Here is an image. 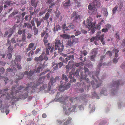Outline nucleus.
I'll return each instance as SVG.
<instances>
[{
    "mask_svg": "<svg viewBox=\"0 0 125 125\" xmlns=\"http://www.w3.org/2000/svg\"><path fill=\"white\" fill-rule=\"evenodd\" d=\"M45 78V77L44 76L40 77L38 80L35 81L33 82H31L28 83L27 85L25 90L28 91L29 88L31 87V88L33 90L36 92H39L40 90H43L45 91H50L51 87L50 82L49 83L48 87H47V84H45L39 88V86L44 82Z\"/></svg>",
    "mask_w": 125,
    "mask_h": 125,
    "instance_id": "obj_1",
    "label": "nucleus"
},
{
    "mask_svg": "<svg viewBox=\"0 0 125 125\" xmlns=\"http://www.w3.org/2000/svg\"><path fill=\"white\" fill-rule=\"evenodd\" d=\"M64 97L59 98L58 99L60 102L63 103V108L64 113L66 115H69L71 112H74L75 111L76 108L77 107V105L75 104L71 106L69 104H66L65 102H66V100L68 98L65 99H64Z\"/></svg>",
    "mask_w": 125,
    "mask_h": 125,
    "instance_id": "obj_2",
    "label": "nucleus"
},
{
    "mask_svg": "<svg viewBox=\"0 0 125 125\" xmlns=\"http://www.w3.org/2000/svg\"><path fill=\"white\" fill-rule=\"evenodd\" d=\"M8 90V89L6 88L0 90V98H1L3 96H4L5 97H6L8 99H9L10 98V94L7 93L8 97L7 96L6 94H4V93L6 94V92ZM2 102V101L0 99V108H1V112L2 113H4V110H5V112L6 113V115H7L9 112V110L7 109L8 108L9 106L7 104H6L5 105H3V106H2V105L1 103Z\"/></svg>",
    "mask_w": 125,
    "mask_h": 125,
    "instance_id": "obj_3",
    "label": "nucleus"
},
{
    "mask_svg": "<svg viewBox=\"0 0 125 125\" xmlns=\"http://www.w3.org/2000/svg\"><path fill=\"white\" fill-rule=\"evenodd\" d=\"M100 3L98 1L95 0L92 3H90L88 5V9L89 12L92 14H96L97 13L96 7H99L100 6Z\"/></svg>",
    "mask_w": 125,
    "mask_h": 125,
    "instance_id": "obj_4",
    "label": "nucleus"
},
{
    "mask_svg": "<svg viewBox=\"0 0 125 125\" xmlns=\"http://www.w3.org/2000/svg\"><path fill=\"white\" fill-rule=\"evenodd\" d=\"M122 81L118 80L113 81L110 86V88H112L113 89L111 91V95L113 96L117 93L116 89L118 86L120 84L122 85L124 84V83Z\"/></svg>",
    "mask_w": 125,
    "mask_h": 125,
    "instance_id": "obj_5",
    "label": "nucleus"
},
{
    "mask_svg": "<svg viewBox=\"0 0 125 125\" xmlns=\"http://www.w3.org/2000/svg\"><path fill=\"white\" fill-rule=\"evenodd\" d=\"M86 25L87 27L90 30H91V31L90 32L91 33H93L96 30H99L100 29V26L99 25H95L94 23H91V21H89V19H87L86 21Z\"/></svg>",
    "mask_w": 125,
    "mask_h": 125,
    "instance_id": "obj_6",
    "label": "nucleus"
},
{
    "mask_svg": "<svg viewBox=\"0 0 125 125\" xmlns=\"http://www.w3.org/2000/svg\"><path fill=\"white\" fill-rule=\"evenodd\" d=\"M64 46L61 42L60 41L58 40H56L54 45V50H57L59 53L62 52L63 50Z\"/></svg>",
    "mask_w": 125,
    "mask_h": 125,
    "instance_id": "obj_7",
    "label": "nucleus"
},
{
    "mask_svg": "<svg viewBox=\"0 0 125 125\" xmlns=\"http://www.w3.org/2000/svg\"><path fill=\"white\" fill-rule=\"evenodd\" d=\"M23 88L22 87V86H20L19 87H17V86L16 85L15 86H14L12 87L11 89L12 90V91L10 93V95H11L12 96H13L14 97L15 94H14V93H15V94H16L15 95L18 96L19 95L18 94H19V92H20L18 90H17V89H18V90H21Z\"/></svg>",
    "mask_w": 125,
    "mask_h": 125,
    "instance_id": "obj_8",
    "label": "nucleus"
},
{
    "mask_svg": "<svg viewBox=\"0 0 125 125\" xmlns=\"http://www.w3.org/2000/svg\"><path fill=\"white\" fill-rule=\"evenodd\" d=\"M71 38L69 39L67 42V45L71 47H72L77 42L76 41L77 39H74L75 36L74 35H71Z\"/></svg>",
    "mask_w": 125,
    "mask_h": 125,
    "instance_id": "obj_9",
    "label": "nucleus"
},
{
    "mask_svg": "<svg viewBox=\"0 0 125 125\" xmlns=\"http://www.w3.org/2000/svg\"><path fill=\"white\" fill-rule=\"evenodd\" d=\"M92 78L95 80V82L93 80L91 83V84L93 85V87L97 88L101 85V82L98 83L97 79L95 78V77L94 75H92Z\"/></svg>",
    "mask_w": 125,
    "mask_h": 125,
    "instance_id": "obj_10",
    "label": "nucleus"
},
{
    "mask_svg": "<svg viewBox=\"0 0 125 125\" xmlns=\"http://www.w3.org/2000/svg\"><path fill=\"white\" fill-rule=\"evenodd\" d=\"M61 79L62 80L60 82L61 84H65L68 81L67 75H65L64 74H62V75Z\"/></svg>",
    "mask_w": 125,
    "mask_h": 125,
    "instance_id": "obj_11",
    "label": "nucleus"
},
{
    "mask_svg": "<svg viewBox=\"0 0 125 125\" xmlns=\"http://www.w3.org/2000/svg\"><path fill=\"white\" fill-rule=\"evenodd\" d=\"M102 63H101L97 65V68L96 70V72L95 73V75L96 78H97L98 80L100 81V80L99 79L98 77V75L99 74L100 72V67L102 66Z\"/></svg>",
    "mask_w": 125,
    "mask_h": 125,
    "instance_id": "obj_12",
    "label": "nucleus"
},
{
    "mask_svg": "<svg viewBox=\"0 0 125 125\" xmlns=\"http://www.w3.org/2000/svg\"><path fill=\"white\" fill-rule=\"evenodd\" d=\"M62 28L63 31L64 33L67 34L68 33V31L69 30V29L66 26V25L65 23H64V24L62 25Z\"/></svg>",
    "mask_w": 125,
    "mask_h": 125,
    "instance_id": "obj_13",
    "label": "nucleus"
},
{
    "mask_svg": "<svg viewBox=\"0 0 125 125\" xmlns=\"http://www.w3.org/2000/svg\"><path fill=\"white\" fill-rule=\"evenodd\" d=\"M44 52H43L42 54L39 57H35L34 59V60L36 61L37 62H41L42 61L43 59V55H44Z\"/></svg>",
    "mask_w": 125,
    "mask_h": 125,
    "instance_id": "obj_14",
    "label": "nucleus"
},
{
    "mask_svg": "<svg viewBox=\"0 0 125 125\" xmlns=\"http://www.w3.org/2000/svg\"><path fill=\"white\" fill-rule=\"evenodd\" d=\"M60 80V78L58 77H55L54 79L53 77H51L50 78V82L51 83V85H53V83L56 81H59Z\"/></svg>",
    "mask_w": 125,
    "mask_h": 125,
    "instance_id": "obj_15",
    "label": "nucleus"
},
{
    "mask_svg": "<svg viewBox=\"0 0 125 125\" xmlns=\"http://www.w3.org/2000/svg\"><path fill=\"white\" fill-rule=\"evenodd\" d=\"M72 60L74 59V57L73 55H69L67 56L66 58L63 61V62L66 63L68 61V60H70L71 59Z\"/></svg>",
    "mask_w": 125,
    "mask_h": 125,
    "instance_id": "obj_16",
    "label": "nucleus"
},
{
    "mask_svg": "<svg viewBox=\"0 0 125 125\" xmlns=\"http://www.w3.org/2000/svg\"><path fill=\"white\" fill-rule=\"evenodd\" d=\"M62 5L64 8H68L71 5L70 1L69 0L66 1L63 3Z\"/></svg>",
    "mask_w": 125,
    "mask_h": 125,
    "instance_id": "obj_17",
    "label": "nucleus"
},
{
    "mask_svg": "<svg viewBox=\"0 0 125 125\" xmlns=\"http://www.w3.org/2000/svg\"><path fill=\"white\" fill-rule=\"evenodd\" d=\"M47 3L48 4H51L49 6V8L53 7L54 6L55 4L54 2H52V0H45Z\"/></svg>",
    "mask_w": 125,
    "mask_h": 125,
    "instance_id": "obj_18",
    "label": "nucleus"
},
{
    "mask_svg": "<svg viewBox=\"0 0 125 125\" xmlns=\"http://www.w3.org/2000/svg\"><path fill=\"white\" fill-rule=\"evenodd\" d=\"M61 29L60 26L59 25H57L52 29V30L53 31L55 32V31H58L59 30H61Z\"/></svg>",
    "mask_w": 125,
    "mask_h": 125,
    "instance_id": "obj_19",
    "label": "nucleus"
},
{
    "mask_svg": "<svg viewBox=\"0 0 125 125\" xmlns=\"http://www.w3.org/2000/svg\"><path fill=\"white\" fill-rule=\"evenodd\" d=\"M102 12L104 16L106 17L107 16L108 13L106 8H102Z\"/></svg>",
    "mask_w": 125,
    "mask_h": 125,
    "instance_id": "obj_20",
    "label": "nucleus"
},
{
    "mask_svg": "<svg viewBox=\"0 0 125 125\" xmlns=\"http://www.w3.org/2000/svg\"><path fill=\"white\" fill-rule=\"evenodd\" d=\"M100 93L101 94H103L104 95L106 96L108 94V92L106 89L103 88L102 89Z\"/></svg>",
    "mask_w": 125,
    "mask_h": 125,
    "instance_id": "obj_21",
    "label": "nucleus"
},
{
    "mask_svg": "<svg viewBox=\"0 0 125 125\" xmlns=\"http://www.w3.org/2000/svg\"><path fill=\"white\" fill-rule=\"evenodd\" d=\"M35 20L37 27H39L41 25V22H43V20L42 19H40L39 21L38 19L36 18Z\"/></svg>",
    "mask_w": 125,
    "mask_h": 125,
    "instance_id": "obj_22",
    "label": "nucleus"
},
{
    "mask_svg": "<svg viewBox=\"0 0 125 125\" xmlns=\"http://www.w3.org/2000/svg\"><path fill=\"white\" fill-rule=\"evenodd\" d=\"M26 27H27L28 29H30L31 30H32V26L28 23H24L23 27L24 28Z\"/></svg>",
    "mask_w": 125,
    "mask_h": 125,
    "instance_id": "obj_23",
    "label": "nucleus"
},
{
    "mask_svg": "<svg viewBox=\"0 0 125 125\" xmlns=\"http://www.w3.org/2000/svg\"><path fill=\"white\" fill-rule=\"evenodd\" d=\"M47 9H44L43 8H42L40 11L39 13V15L40 16H41L43 14L45 13L46 12Z\"/></svg>",
    "mask_w": 125,
    "mask_h": 125,
    "instance_id": "obj_24",
    "label": "nucleus"
},
{
    "mask_svg": "<svg viewBox=\"0 0 125 125\" xmlns=\"http://www.w3.org/2000/svg\"><path fill=\"white\" fill-rule=\"evenodd\" d=\"M101 31H98L96 34V38L97 39H98V40H99V39H100L101 38V37L103 35V37H104V34H102L100 36L101 34Z\"/></svg>",
    "mask_w": 125,
    "mask_h": 125,
    "instance_id": "obj_25",
    "label": "nucleus"
},
{
    "mask_svg": "<svg viewBox=\"0 0 125 125\" xmlns=\"http://www.w3.org/2000/svg\"><path fill=\"white\" fill-rule=\"evenodd\" d=\"M72 120V118L70 117H69L66 121H65L63 125H68L71 122Z\"/></svg>",
    "mask_w": 125,
    "mask_h": 125,
    "instance_id": "obj_26",
    "label": "nucleus"
},
{
    "mask_svg": "<svg viewBox=\"0 0 125 125\" xmlns=\"http://www.w3.org/2000/svg\"><path fill=\"white\" fill-rule=\"evenodd\" d=\"M123 3L122 2H120L118 4V5H116L118 7V11H120L122 9L123 7Z\"/></svg>",
    "mask_w": 125,
    "mask_h": 125,
    "instance_id": "obj_27",
    "label": "nucleus"
},
{
    "mask_svg": "<svg viewBox=\"0 0 125 125\" xmlns=\"http://www.w3.org/2000/svg\"><path fill=\"white\" fill-rule=\"evenodd\" d=\"M97 48H94L92 50L91 52V55H96L97 53Z\"/></svg>",
    "mask_w": 125,
    "mask_h": 125,
    "instance_id": "obj_28",
    "label": "nucleus"
},
{
    "mask_svg": "<svg viewBox=\"0 0 125 125\" xmlns=\"http://www.w3.org/2000/svg\"><path fill=\"white\" fill-rule=\"evenodd\" d=\"M72 18L73 19V21L74 22H78V21L79 20H80V18L79 15L77 16H75V17Z\"/></svg>",
    "mask_w": 125,
    "mask_h": 125,
    "instance_id": "obj_29",
    "label": "nucleus"
},
{
    "mask_svg": "<svg viewBox=\"0 0 125 125\" xmlns=\"http://www.w3.org/2000/svg\"><path fill=\"white\" fill-rule=\"evenodd\" d=\"M81 78L82 79H84L86 80V82L88 83L89 82V79L88 78H86L87 77V76L86 74H85L84 75H83L82 74H81Z\"/></svg>",
    "mask_w": 125,
    "mask_h": 125,
    "instance_id": "obj_30",
    "label": "nucleus"
},
{
    "mask_svg": "<svg viewBox=\"0 0 125 125\" xmlns=\"http://www.w3.org/2000/svg\"><path fill=\"white\" fill-rule=\"evenodd\" d=\"M34 73H35V71L34 70H33L30 71L29 73L27 72H25V74L29 76H32Z\"/></svg>",
    "mask_w": 125,
    "mask_h": 125,
    "instance_id": "obj_31",
    "label": "nucleus"
},
{
    "mask_svg": "<svg viewBox=\"0 0 125 125\" xmlns=\"http://www.w3.org/2000/svg\"><path fill=\"white\" fill-rule=\"evenodd\" d=\"M50 14L48 12H47L45 14L44 17H42L43 19L44 20H47L49 18Z\"/></svg>",
    "mask_w": 125,
    "mask_h": 125,
    "instance_id": "obj_32",
    "label": "nucleus"
},
{
    "mask_svg": "<svg viewBox=\"0 0 125 125\" xmlns=\"http://www.w3.org/2000/svg\"><path fill=\"white\" fill-rule=\"evenodd\" d=\"M73 61H69L68 62V65H66V69H71V64H70V63H72L73 62Z\"/></svg>",
    "mask_w": 125,
    "mask_h": 125,
    "instance_id": "obj_33",
    "label": "nucleus"
},
{
    "mask_svg": "<svg viewBox=\"0 0 125 125\" xmlns=\"http://www.w3.org/2000/svg\"><path fill=\"white\" fill-rule=\"evenodd\" d=\"M84 72L86 73V74H88L89 75L90 73V72L89 71V70L87 68L84 67Z\"/></svg>",
    "mask_w": 125,
    "mask_h": 125,
    "instance_id": "obj_34",
    "label": "nucleus"
},
{
    "mask_svg": "<svg viewBox=\"0 0 125 125\" xmlns=\"http://www.w3.org/2000/svg\"><path fill=\"white\" fill-rule=\"evenodd\" d=\"M115 37L116 39V41H118L120 40L119 37V32H117L115 35Z\"/></svg>",
    "mask_w": 125,
    "mask_h": 125,
    "instance_id": "obj_35",
    "label": "nucleus"
},
{
    "mask_svg": "<svg viewBox=\"0 0 125 125\" xmlns=\"http://www.w3.org/2000/svg\"><path fill=\"white\" fill-rule=\"evenodd\" d=\"M8 31L9 33V35L8 36V37L9 38L12 35L14 31L13 29H10Z\"/></svg>",
    "mask_w": 125,
    "mask_h": 125,
    "instance_id": "obj_36",
    "label": "nucleus"
},
{
    "mask_svg": "<svg viewBox=\"0 0 125 125\" xmlns=\"http://www.w3.org/2000/svg\"><path fill=\"white\" fill-rule=\"evenodd\" d=\"M33 30L34 31V35H37L38 32V29L36 28V27H33Z\"/></svg>",
    "mask_w": 125,
    "mask_h": 125,
    "instance_id": "obj_37",
    "label": "nucleus"
},
{
    "mask_svg": "<svg viewBox=\"0 0 125 125\" xmlns=\"http://www.w3.org/2000/svg\"><path fill=\"white\" fill-rule=\"evenodd\" d=\"M58 89L61 92H63L64 91V90H65L63 85H60L59 86Z\"/></svg>",
    "mask_w": 125,
    "mask_h": 125,
    "instance_id": "obj_38",
    "label": "nucleus"
},
{
    "mask_svg": "<svg viewBox=\"0 0 125 125\" xmlns=\"http://www.w3.org/2000/svg\"><path fill=\"white\" fill-rule=\"evenodd\" d=\"M64 85H63V87H64V88L65 90H67L68 88H69L71 84L70 83H68L67 84L65 85H64V84H63Z\"/></svg>",
    "mask_w": 125,
    "mask_h": 125,
    "instance_id": "obj_39",
    "label": "nucleus"
},
{
    "mask_svg": "<svg viewBox=\"0 0 125 125\" xmlns=\"http://www.w3.org/2000/svg\"><path fill=\"white\" fill-rule=\"evenodd\" d=\"M23 76L24 74L23 73H20L18 76V78H17V79L20 80L22 79Z\"/></svg>",
    "mask_w": 125,
    "mask_h": 125,
    "instance_id": "obj_40",
    "label": "nucleus"
},
{
    "mask_svg": "<svg viewBox=\"0 0 125 125\" xmlns=\"http://www.w3.org/2000/svg\"><path fill=\"white\" fill-rule=\"evenodd\" d=\"M35 0H31V2L32 6H34L35 7H36L37 4L35 3Z\"/></svg>",
    "mask_w": 125,
    "mask_h": 125,
    "instance_id": "obj_41",
    "label": "nucleus"
},
{
    "mask_svg": "<svg viewBox=\"0 0 125 125\" xmlns=\"http://www.w3.org/2000/svg\"><path fill=\"white\" fill-rule=\"evenodd\" d=\"M41 68H42L41 67V66H39L37 68V69H35L34 71H35V73H40V70L41 69Z\"/></svg>",
    "mask_w": 125,
    "mask_h": 125,
    "instance_id": "obj_42",
    "label": "nucleus"
},
{
    "mask_svg": "<svg viewBox=\"0 0 125 125\" xmlns=\"http://www.w3.org/2000/svg\"><path fill=\"white\" fill-rule=\"evenodd\" d=\"M96 57V55H92L91 56L90 60L91 61L94 62L95 61V58Z\"/></svg>",
    "mask_w": 125,
    "mask_h": 125,
    "instance_id": "obj_43",
    "label": "nucleus"
},
{
    "mask_svg": "<svg viewBox=\"0 0 125 125\" xmlns=\"http://www.w3.org/2000/svg\"><path fill=\"white\" fill-rule=\"evenodd\" d=\"M118 8V7L117 6H115L113 8L112 10V13L113 14H115Z\"/></svg>",
    "mask_w": 125,
    "mask_h": 125,
    "instance_id": "obj_44",
    "label": "nucleus"
},
{
    "mask_svg": "<svg viewBox=\"0 0 125 125\" xmlns=\"http://www.w3.org/2000/svg\"><path fill=\"white\" fill-rule=\"evenodd\" d=\"M119 58H114L113 60V62L114 63L116 64L118 62Z\"/></svg>",
    "mask_w": 125,
    "mask_h": 125,
    "instance_id": "obj_45",
    "label": "nucleus"
},
{
    "mask_svg": "<svg viewBox=\"0 0 125 125\" xmlns=\"http://www.w3.org/2000/svg\"><path fill=\"white\" fill-rule=\"evenodd\" d=\"M16 68L14 67H13V68H8L7 70V71L8 72H11L13 70H15Z\"/></svg>",
    "mask_w": 125,
    "mask_h": 125,
    "instance_id": "obj_46",
    "label": "nucleus"
},
{
    "mask_svg": "<svg viewBox=\"0 0 125 125\" xmlns=\"http://www.w3.org/2000/svg\"><path fill=\"white\" fill-rule=\"evenodd\" d=\"M34 46V44L33 43H30L28 47V48L31 50V48H32Z\"/></svg>",
    "mask_w": 125,
    "mask_h": 125,
    "instance_id": "obj_47",
    "label": "nucleus"
},
{
    "mask_svg": "<svg viewBox=\"0 0 125 125\" xmlns=\"http://www.w3.org/2000/svg\"><path fill=\"white\" fill-rule=\"evenodd\" d=\"M98 39H97L96 38V37H93L91 38L90 39V41L91 42H92L94 41H95L96 40L97 41H98Z\"/></svg>",
    "mask_w": 125,
    "mask_h": 125,
    "instance_id": "obj_48",
    "label": "nucleus"
},
{
    "mask_svg": "<svg viewBox=\"0 0 125 125\" xmlns=\"http://www.w3.org/2000/svg\"><path fill=\"white\" fill-rule=\"evenodd\" d=\"M61 37L65 39H67L68 38V35L66 34H63L61 35Z\"/></svg>",
    "mask_w": 125,
    "mask_h": 125,
    "instance_id": "obj_49",
    "label": "nucleus"
},
{
    "mask_svg": "<svg viewBox=\"0 0 125 125\" xmlns=\"http://www.w3.org/2000/svg\"><path fill=\"white\" fill-rule=\"evenodd\" d=\"M81 52L82 54H83L84 55H86L87 53V52L85 50H84L83 51H81Z\"/></svg>",
    "mask_w": 125,
    "mask_h": 125,
    "instance_id": "obj_50",
    "label": "nucleus"
},
{
    "mask_svg": "<svg viewBox=\"0 0 125 125\" xmlns=\"http://www.w3.org/2000/svg\"><path fill=\"white\" fill-rule=\"evenodd\" d=\"M101 38L100 39H99V40H100L101 42L104 45L105 44V42H104V41H103V40H104L103 38H104V37H103V35L101 37Z\"/></svg>",
    "mask_w": 125,
    "mask_h": 125,
    "instance_id": "obj_51",
    "label": "nucleus"
},
{
    "mask_svg": "<svg viewBox=\"0 0 125 125\" xmlns=\"http://www.w3.org/2000/svg\"><path fill=\"white\" fill-rule=\"evenodd\" d=\"M78 97H76L75 98H74L73 97H70L69 98V99L70 101L72 102H73V101L75 100V99H78Z\"/></svg>",
    "mask_w": 125,
    "mask_h": 125,
    "instance_id": "obj_52",
    "label": "nucleus"
},
{
    "mask_svg": "<svg viewBox=\"0 0 125 125\" xmlns=\"http://www.w3.org/2000/svg\"><path fill=\"white\" fill-rule=\"evenodd\" d=\"M69 26L71 29H73L75 28V27L72 23L69 24Z\"/></svg>",
    "mask_w": 125,
    "mask_h": 125,
    "instance_id": "obj_53",
    "label": "nucleus"
},
{
    "mask_svg": "<svg viewBox=\"0 0 125 125\" xmlns=\"http://www.w3.org/2000/svg\"><path fill=\"white\" fill-rule=\"evenodd\" d=\"M15 59L18 62L20 61L21 60V57L19 56H17L16 57Z\"/></svg>",
    "mask_w": 125,
    "mask_h": 125,
    "instance_id": "obj_54",
    "label": "nucleus"
},
{
    "mask_svg": "<svg viewBox=\"0 0 125 125\" xmlns=\"http://www.w3.org/2000/svg\"><path fill=\"white\" fill-rule=\"evenodd\" d=\"M57 64V65H58V68H60L62 66L63 64L62 62H60L58 63Z\"/></svg>",
    "mask_w": 125,
    "mask_h": 125,
    "instance_id": "obj_55",
    "label": "nucleus"
},
{
    "mask_svg": "<svg viewBox=\"0 0 125 125\" xmlns=\"http://www.w3.org/2000/svg\"><path fill=\"white\" fill-rule=\"evenodd\" d=\"M105 55H108L109 56L111 57L112 56V53L110 51H108L106 52Z\"/></svg>",
    "mask_w": 125,
    "mask_h": 125,
    "instance_id": "obj_56",
    "label": "nucleus"
},
{
    "mask_svg": "<svg viewBox=\"0 0 125 125\" xmlns=\"http://www.w3.org/2000/svg\"><path fill=\"white\" fill-rule=\"evenodd\" d=\"M93 95L94 96H95L97 99H99V97L98 96L97 94L95 92H94L93 93Z\"/></svg>",
    "mask_w": 125,
    "mask_h": 125,
    "instance_id": "obj_57",
    "label": "nucleus"
},
{
    "mask_svg": "<svg viewBox=\"0 0 125 125\" xmlns=\"http://www.w3.org/2000/svg\"><path fill=\"white\" fill-rule=\"evenodd\" d=\"M72 17H71L72 18L75 17V16H78L77 13L75 12H74L72 14Z\"/></svg>",
    "mask_w": 125,
    "mask_h": 125,
    "instance_id": "obj_58",
    "label": "nucleus"
},
{
    "mask_svg": "<svg viewBox=\"0 0 125 125\" xmlns=\"http://www.w3.org/2000/svg\"><path fill=\"white\" fill-rule=\"evenodd\" d=\"M56 17L57 18L59 19L60 21H61L62 20V16L60 15L59 14L58 15V14L57 15Z\"/></svg>",
    "mask_w": 125,
    "mask_h": 125,
    "instance_id": "obj_59",
    "label": "nucleus"
},
{
    "mask_svg": "<svg viewBox=\"0 0 125 125\" xmlns=\"http://www.w3.org/2000/svg\"><path fill=\"white\" fill-rule=\"evenodd\" d=\"M82 63L79 62V63H75L74 64L77 67L79 66L80 65H81Z\"/></svg>",
    "mask_w": 125,
    "mask_h": 125,
    "instance_id": "obj_60",
    "label": "nucleus"
},
{
    "mask_svg": "<svg viewBox=\"0 0 125 125\" xmlns=\"http://www.w3.org/2000/svg\"><path fill=\"white\" fill-rule=\"evenodd\" d=\"M120 67L122 69L125 68V62H124L121 65Z\"/></svg>",
    "mask_w": 125,
    "mask_h": 125,
    "instance_id": "obj_61",
    "label": "nucleus"
},
{
    "mask_svg": "<svg viewBox=\"0 0 125 125\" xmlns=\"http://www.w3.org/2000/svg\"><path fill=\"white\" fill-rule=\"evenodd\" d=\"M12 50L13 49L12 48V47H11L10 46L8 48V50L9 52H11L12 51Z\"/></svg>",
    "mask_w": 125,
    "mask_h": 125,
    "instance_id": "obj_62",
    "label": "nucleus"
},
{
    "mask_svg": "<svg viewBox=\"0 0 125 125\" xmlns=\"http://www.w3.org/2000/svg\"><path fill=\"white\" fill-rule=\"evenodd\" d=\"M16 19L17 20V23H18L20 21V18L19 15H17Z\"/></svg>",
    "mask_w": 125,
    "mask_h": 125,
    "instance_id": "obj_63",
    "label": "nucleus"
},
{
    "mask_svg": "<svg viewBox=\"0 0 125 125\" xmlns=\"http://www.w3.org/2000/svg\"><path fill=\"white\" fill-rule=\"evenodd\" d=\"M11 42L12 43H16L15 39L13 38H12L11 40Z\"/></svg>",
    "mask_w": 125,
    "mask_h": 125,
    "instance_id": "obj_64",
    "label": "nucleus"
}]
</instances>
